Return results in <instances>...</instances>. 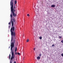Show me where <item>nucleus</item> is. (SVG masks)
<instances>
[{
  "mask_svg": "<svg viewBox=\"0 0 63 63\" xmlns=\"http://www.w3.org/2000/svg\"><path fill=\"white\" fill-rule=\"evenodd\" d=\"M14 0H11L10 2V6H11V13L10 15L11 18V20L10 21V22L12 23V26L13 25V21L14 22H15V19H13L12 18L13 17V15L14 17H15V16H16V13H15L14 12H16V10L15 9L16 8V6H15V5L14 6H13V5H14V3H13V1ZM12 14L13 15H12Z\"/></svg>",
  "mask_w": 63,
  "mask_h": 63,
  "instance_id": "nucleus-1",
  "label": "nucleus"
},
{
  "mask_svg": "<svg viewBox=\"0 0 63 63\" xmlns=\"http://www.w3.org/2000/svg\"><path fill=\"white\" fill-rule=\"evenodd\" d=\"M11 32V42L13 41L11 43V50H12L13 47H14V44L15 43V36H16V32Z\"/></svg>",
  "mask_w": 63,
  "mask_h": 63,
  "instance_id": "nucleus-2",
  "label": "nucleus"
},
{
  "mask_svg": "<svg viewBox=\"0 0 63 63\" xmlns=\"http://www.w3.org/2000/svg\"><path fill=\"white\" fill-rule=\"evenodd\" d=\"M11 50L12 51L11 52V54L12 55V56L11 58V60H12L14 58V57H15V55L14 54V52L13 51V50H12V49Z\"/></svg>",
  "mask_w": 63,
  "mask_h": 63,
  "instance_id": "nucleus-3",
  "label": "nucleus"
},
{
  "mask_svg": "<svg viewBox=\"0 0 63 63\" xmlns=\"http://www.w3.org/2000/svg\"><path fill=\"white\" fill-rule=\"evenodd\" d=\"M12 23V26L10 30V32H14L15 30V28H14V27H13V25H14V22H13V26H12V23Z\"/></svg>",
  "mask_w": 63,
  "mask_h": 63,
  "instance_id": "nucleus-4",
  "label": "nucleus"
},
{
  "mask_svg": "<svg viewBox=\"0 0 63 63\" xmlns=\"http://www.w3.org/2000/svg\"><path fill=\"white\" fill-rule=\"evenodd\" d=\"M37 59H38V60H39V59H40V56H38L37 57Z\"/></svg>",
  "mask_w": 63,
  "mask_h": 63,
  "instance_id": "nucleus-5",
  "label": "nucleus"
},
{
  "mask_svg": "<svg viewBox=\"0 0 63 63\" xmlns=\"http://www.w3.org/2000/svg\"><path fill=\"white\" fill-rule=\"evenodd\" d=\"M55 6L54 5H52L51 6V7L52 8H54V7H55Z\"/></svg>",
  "mask_w": 63,
  "mask_h": 63,
  "instance_id": "nucleus-6",
  "label": "nucleus"
},
{
  "mask_svg": "<svg viewBox=\"0 0 63 63\" xmlns=\"http://www.w3.org/2000/svg\"><path fill=\"white\" fill-rule=\"evenodd\" d=\"M17 51V47H16L15 48V52H16Z\"/></svg>",
  "mask_w": 63,
  "mask_h": 63,
  "instance_id": "nucleus-7",
  "label": "nucleus"
},
{
  "mask_svg": "<svg viewBox=\"0 0 63 63\" xmlns=\"http://www.w3.org/2000/svg\"><path fill=\"white\" fill-rule=\"evenodd\" d=\"M39 38L40 40H42V37L41 36H40L39 37Z\"/></svg>",
  "mask_w": 63,
  "mask_h": 63,
  "instance_id": "nucleus-8",
  "label": "nucleus"
},
{
  "mask_svg": "<svg viewBox=\"0 0 63 63\" xmlns=\"http://www.w3.org/2000/svg\"><path fill=\"white\" fill-rule=\"evenodd\" d=\"M16 3H17V1H16V0H15V4H16Z\"/></svg>",
  "mask_w": 63,
  "mask_h": 63,
  "instance_id": "nucleus-9",
  "label": "nucleus"
},
{
  "mask_svg": "<svg viewBox=\"0 0 63 63\" xmlns=\"http://www.w3.org/2000/svg\"><path fill=\"white\" fill-rule=\"evenodd\" d=\"M11 24H10V26H9V27H8V28H9L10 29V27H11Z\"/></svg>",
  "mask_w": 63,
  "mask_h": 63,
  "instance_id": "nucleus-10",
  "label": "nucleus"
},
{
  "mask_svg": "<svg viewBox=\"0 0 63 63\" xmlns=\"http://www.w3.org/2000/svg\"><path fill=\"white\" fill-rule=\"evenodd\" d=\"M35 12L36 13H37V12H38L37 11V10H35Z\"/></svg>",
  "mask_w": 63,
  "mask_h": 63,
  "instance_id": "nucleus-11",
  "label": "nucleus"
},
{
  "mask_svg": "<svg viewBox=\"0 0 63 63\" xmlns=\"http://www.w3.org/2000/svg\"><path fill=\"white\" fill-rule=\"evenodd\" d=\"M39 56H40V57H41V56H42V54H40L39 55Z\"/></svg>",
  "mask_w": 63,
  "mask_h": 63,
  "instance_id": "nucleus-12",
  "label": "nucleus"
},
{
  "mask_svg": "<svg viewBox=\"0 0 63 63\" xmlns=\"http://www.w3.org/2000/svg\"><path fill=\"white\" fill-rule=\"evenodd\" d=\"M29 40V39H28L27 40V42H28Z\"/></svg>",
  "mask_w": 63,
  "mask_h": 63,
  "instance_id": "nucleus-13",
  "label": "nucleus"
},
{
  "mask_svg": "<svg viewBox=\"0 0 63 63\" xmlns=\"http://www.w3.org/2000/svg\"><path fill=\"white\" fill-rule=\"evenodd\" d=\"M10 57H11V54H10L9 55V59H10Z\"/></svg>",
  "mask_w": 63,
  "mask_h": 63,
  "instance_id": "nucleus-14",
  "label": "nucleus"
},
{
  "mask_svg": "<svg viewBox=\"0 0 63 63\" xmlns=\"http://www.w3.org/2000/svg\"><path fill=\"white\" fill-rule=\"evenodd\" d=\"M17 54H18V55H20V53H18V52H17Z\"/></svg>",
  "mask_w": 63,
  "mask_h": 63,
  "instance_id": "nucleus-15",
  "label": "nucleus"
},
{
  "mask_svg": "<svg viewBox=\"0 0 63 63\" xmlns=\"http://www.w3.org/2000/svg\"><path fill=\"white\" fill-rule=\"evenodd\" d=\"M61 43H63V40H62L61 41Z\"/></svg>",
  "mask_w": 63,
  "mask_h": 63,
  "instance_id": "nucleus-16",
  "label": "nucleus"
},
{
  "mask_svg": "<svg viewBox=\"0 0 63 63\" xmlns=\"http://www.w3.org/2000/svg\"><path fill=\"white\" fill-rule=\"evenodd\" d=\"M10 62V63H12V60H11Z\"/></svg>",
  "mask_w": 63,
  "mask_h": 63,
  "instance_id": "nucleus-17",
  "label": "nucleus"
},
{
  "mask_svg": "<svg viewBox=\"0 0 63 63\" xmlns=\"http://www.w3.org/2000/svg\"><path fill=\"white\" fill-rule=\"evenodd\" d=\"M27 16H29V14H28L27 15Z\"/></svg>",
  "mask_w": 63,
  "mask_h": 63,
  "instance_id": "nucleus-18",
  "label": "nucleus"
},
{
  "mask_svg": "<svg viewBox=\"0 0 63 63\" xmlns=\"http://www.w3.org/2000/svg\"><path fill=\"white\" fill-rule=\"evenodd\" d=\"M54 45L53 44L52 45V47H54Z\"/></svg>",
  "mask_w": 63,
  "mask_h": 63,
  "instance_id": "nucleus-19",
  "label": "nucleus"
},
{
  "mask_svg": "<svg viewBox=\"0 0 63 63\" xmlns=\"http://www.w3.org/2000/svg\"><path fill=\"white\" fill-rule=\"evenodd\" d=\"M15 54H16V55H17V52H15Z\"/></svg>",
  "mask_w": 63,
  "mask_h": 63,
  "instance_id": "nucleus-20",
  "label": "nucleus"
},
{
  "mask_svg": "<svg viewBox=\"0 0 63 63\" xmlns=\"http://www.w3.org/2000/svg\"><path fill=\"white\" fill-rule=\"evenodd\" d=\"M59 38L60 39H61V38H62V37L61 36H60Z\"/></svg>",
  "mask_w": 63,
  "mask_h": 63,
  "instance_id": "nucleus-21",
  "label": "nucleus"
},
{
  "mask_svg": "<svg viewBox=\"0 0 63 63\" xmlns=\"http://www.w3.org/2000/svg\"><path fill=\"white\" fill-rule=\"evenodd\" d=\"M61 55L62 56H63V54H61Z\"/></svg>",
  "mask_w": 63,
  "mask_h": 63,
  "instance_id": "nucleus-22",
  "label": "nucleus"
},
{
  "mask_svg": "<svg viewBox=\"0 0 63 63\" xmlns=\"http://www.w3.org/2000/svg\"><path fill=\"white\" fill-rule=\"evenodd\" d=\"M33 50H35V48H34V49H33Z\"/></svg>",
  "mask_w": 63,
  "mask_h": 63,
  "instance_id": "nucleus-23",
  "label": "nucleus"
},
{
  "mask_svg": "<svg viewBox=\"0 0 63 63\" xmlns=\"http://www.w3.org/2000/svg\"><path fill=\"white\" fill-rule=\"evenodd\" d=\"M10 23H11V22H9V23H8V24H10Z\"/></svg>",
  "mask_w": 63,
  "mask_h": 63,
  "instance_id": "nucleus-24",
  "label": "nucleus"
},
{
  "mask_svg": "<svg viewBox=\"0 0 63 63\" xmlns=\"http://www.w3.org/2000/svg\"><path fill=\"white\" fill-rule=\"evenodd\" d=\"M14 63H16V62H14Z\"/></svg>",
  "mask_w": 63,
  "mask_h": 63,
  "instance_id": "nucleus-25",
  "label": "nucleus"
},
{
  "mask_svg": "<svg viewBox=\"0 0 63 63\" xmlns=\"http://www.w3.org/2000/svg\"><path fill=\"white\" fill-rule=\"evenodd\" d=\"M24 34H23V36H24Z\"/></svg>",
  "mask_w": 63,
  "mask_h": 63,
  "instance_id": "nucleus-26",
  "label": "nucleus"
},
{
  "mask_svg": "<svg viewBox=\"0 0 63 63\" xmlns=\"http://www.w3.org/2000/svg\"><path fill=\"white\" fill-rule=\"evenodd\" d=\"M10 47H9V48H10Z\"/></svg>",
  "mask_w": 63,
  "mask_h": 63,
  "instance_id": "nucleus-27",
  "label": "nucleus"
},
{
  "mask_svg": "<svg viewBox=\"0 0 63 63\" xmlns=\"http://www.w3.org/2000/svg\"><path fill=\"white\" fill-rule=\"evenodd\" d=\"M16 13H17V11H16Z\"/></svg>",
  "mask_w": 63,
  "mask_h": 63,
  "instance_id": "nucleus-28",
  "label": "nucleus"
}]
</instances>
